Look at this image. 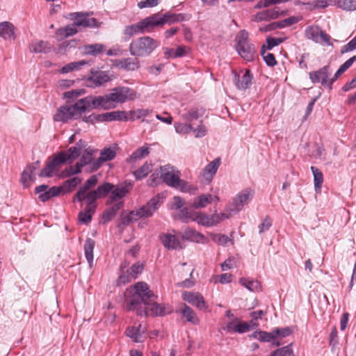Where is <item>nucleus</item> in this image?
I'll list each match as a JSON object with an SVG mask.
<instances>
[{
  "mask_svg": "<svg viewBox=\"0 0 356 356\" xmlns=\"http://www.w3.org/2000/svg\"><path fill=\"white\" fill-rule=\"evenodd\" d=\"M157 296L149 289L145 282H138L134 285V293L126 299L127 309L135 311L139 316H165L172 309L156 302Z\"/></svg>",
  "mask_w": 356,
  "mask_h": 356,
  "instance_id": "obj_1",
  "label": "nucleus"
},
{
  "mask_svg": "<svg viewBox=\"0 0 356 356\" xmlns=\"http://www.w3.org/2000/svg\"><path fill=\"white\" fill-rule=\"evenodd\" d=\"M180 172L170 165H165L161 167L160 178L167 186L179 189L181 192H190L191 186L180 179Z\"/></svg>",
  "mask_w": 356,
  "mask_h": 356,
  "instance_id": "obj_2",
  "label": "nucleus"
},
{
  "mask_svg": "<svg viewBox=\"0 0 356 356\" xmlns=\"http://www.w3.org/2000/svg\"><path fill=\"white\" fill-rule=\"evenodd\" d=\"M85 112H86V108L82 98L77 100L73 104H66L60 106L57 109L53 119L56 122L66 123L69 120L81 118V115Z\"/></svg>",
  "mask_w": 356,
  "mask_h": 356,
  "instance_id": "obj_3",
  "label": "nucleus"
},
{
  "mask_svg": "<svg viewBox=\"0 0 356 356\" xmlns=\"http://www.w3.org/2000/svg\"><path fill=\"white\" fill-rule=\"evenodd\" d=\"M159 46V42L149 36H142L134 40L129 44L131 56L146 57L150 55Z\"/></svg>",
  "mask_w": 356,
  "mask_h": 356,
  "instance_id": "obj_4",
  "label": "nucleus"
},
{
  "mask_svg": "<svg viewBox=\"0 0 356 356\" xmlns=\"http://www.w3.org/2000/svg\"><path fill=\"white\" fill-rule=\"evenodd\" d=\"M236 40V49L238 54L245 60L253 61L257 56V51L254 45L249 41L248 33L245 30L241 31Z\"/></svg>",
  "mask_w": 356,
  "mask_h": 356,
  "instance_id": "obj_5",
  "label": "nucleus"
},
{
  "mask_svg": "<svg viewBox=\"0 0 356 356\" xmlns=\"http://www.w3.org/2000/svg\"><path fill=\"white\" fill-rule=\"evenodd\" d=\"M111 97V95L109 93L103 96H88L83 98L86 111L98 108H102L104 110L115 108L113 99Z\"/></svg>",
  "mask_w": 356,
  "mask_h": 356,
  "instance_id": "obj_6",
  "label": "nucleus"
},
{
  "mask_svg": "<svg viewBox=\"0 0 356 356\" xmlns=\"http://www.w3.org/2000/svg\"><path fill=\"white\" fill-rule=\"evenodd\" d=\"M165 195L163 193H159L151 198L145 205L135 211L138 219L140 218H148L153 215L154 212L159 209L163 202Z\"/></svg>",
  "mask_w": 356,
  "mask_h": 356,
  "instance_id": "obj_7",
  "label": "nucleus"
},
{
  "mask_svg": "<svg viewBox=\"0 0 356 356\" xmlns=\"http://www.w3.org/2000/svg\"><path fill=\"white\" fill-rule=\"evenodd\" d=\"M153 30V26L149 16L136 24L125 26L123 30V34L125 35L126 38L129 40L136 34L149 33Z\"/></svg>",
  "mask_w": 356,
  "mask_h": 356,
  "instance_id": "obj_8",
  "label": "nucleus"
},
{
  "mask_svg": "<svg viewBox=\"0 0 356 356\" xmlns=\"http://www.w3.org/2000/svg\"><path fill=\"white\" fill-rule=\"evenodd\" d=\"M153 29L156 27L163 26L164 24H172L175 22H182L185 19L183 14H175L171 13H166L163 15L156 13L149 16Z\"/></svg>",
  "mask_w": 356,
  "mask_h": 356,
  "instance_id": "obj_9",
  "label": "nucleus"
},
{
  "mask_svg": "<svg viewBox=\"0 0 356 356\" xmlns=\"http://www.w3.org/2000/svg\"><path fill=\"white\" fill-rule=\"evenodd\" d=\"M111 95V98L113 99L115 106L117 104L124 103L127 101L134 100L138 97V95L135 90L124 86L114 88L112 89Z\"/></svg>",
  "mask_w": 356,
  "mask_h": 356,
  "instance_id": "obj_10",
  "label": "nucleus"
},
{
  "mask_svg": "<svg viewBox=\"0 0 356 356\" xmlns=\"http://www.w3.org/2000/svg\"><path fill=\"white\" fill-rule=\"evenodd\" d=\"M92 14V12H76L71 13L72 19H76L75 24L78 26L98 28L102 22H98L95 18L89 17Z\"/></svg>",
  "mask_w": 356,
  "mask_h": 356,
  "instance_id": "obj_11",
  "label": "nucleus"
},
{
  "mask_svg": "<svg viewBox=\"0 0 356 356\" xmlns=\"http://www.w3.org/2000/svg\"><path fill=\"white\" fill-rule=\"evenodd\" d=\"M90 76L88 77L87 82L90 87H99L112 80L113 75L109 71H102L98 70H91Z\"/></svg>",
  "mask_w": 356,
  "mask_h": 356,
  "instance_id": "obj_12",
  "label": "nucleus"
},
{
  "mask_svg": "<svg viewBox=\"0 0 356 356\" xmlns=\"http://www.w3.org/2000/svg\"><path fill=\"white\" fill-rule=\"evenodd\" d=\"M258 324L253 323L251 320L249 323L241 322L240 319L235 318L233 321L228 322L227 325L222 327L227 332H234L239 334L245 333L249 331L252 327L257 326Z\"/></svg>",
  "mask_w": 356,
  "mask_h": 356,
  "instance_id": "obj_13",
  "label": "nucleus"
},
{
  "mask_svg": "<svg viewBox=\"0 0 356 356\" xmlns=\"http://www.w3.org/2000/svg\"><path fill=\"white\" fill-rule=\"evenodd\" d=\"M98 179L97 175H92L88 179H87L83 185L79 188L78 191L74 195L72 201H76L83 203V202H87L88 193L90 190L95 186L97 184Z\"/></svg>",
  "mask_w": 356,
  "mask_h": 356,
  "instance_id": "obj_14",
  "label": "nucleus"
},
{
  "mask_svg": "<svg viewBox=\"0 0 356 356\" xmlns=\"http://www.w3.org/2000/svg\"><path fill=\"white\" fill-rule=\"evenodd\" d=\"M253 191L250 189H245L239 193L233 200L230 206V211L234 213L241 211L245 204L252 198Z\"/></svg>",
  "mask_w": 356,
  "mask_h": 356,
  "instance_id": "obj_15",
  "label": "nucleus"
},
{
  "mask_svg": "<svg viewBox=\"0 0 356 356\" xmlns=\"http://www.w3.org/2000/svg\"><path fill=\"white\" fill-rule=\"evenodd\" d=\"M114 187V184L104 182L99 185L96 190L90 191L88 193L87 202H90V204L96 203L97 199L106 197Z\"/></svg>",
  "mask_w": 356,
  "mask_h": 356,
  "instance_id": "obj_16",
  "label": "nucleus"
},
{
  "mask_svg": "<svg viewBox=\"0 0 356 356\" xmlns=\"http://www.w3.org/2000/svg\"><path fill=\"white\" fill-rule=\"evenodd\" d=\"M35 193L38 195V198L41 202H46L51 197L60 194V188L57 186L49 188L48 185L42 184L35 188Z\"/></svg>",
  "mask_w": 356,
  "mask_h": 356,
  "instance_id": "obj_17",
  "label": "nucleus"
},
{
  "mask_svg": "<svg viewBox=\"0 0 356 356\" xmlns=\"http://www.w3.org/2000/svg\"><path fill=\"white\" fill-rule=\"evenodd\" d=\"M40 167V161H37L31 164L28 165L21 175V183L24 188L29 187L35 180L34 172Z\"/></svg>",
  "mask_w": 356,
  "mask_h": 356,
  "instance_id": "obj_18",
  "label": "nucleus"
},
{
  "mask_svg": "<svg viewBox=\"0 0 356 356\" xmlns=\"http://www.w3.org/2000/svg\"><path fill=\"white\" fill-rule=\"evenodd\" d=\"M132 188V184L130 182H124L118 185L111 191L109 200L107 201L106 204H110L113 202L124 197Z\"/></svg>",
  "mask_w": 356,
  "mask_h": 356,
  "instance_id": "obj_19",
  "label": "nucleus"
},
{
  "mask_svg": "<svg viewBox=\"0 0 356 356\" xmlns=\"http://www.w3.org/2000/svg\"><path fill=\"white\" fill-rule=\"evenodd\" d=\"M309 79L313 83H321L329 89L330 66L325 65L320 70L309 73Z\"/></svg>",
  "mask_w": 356,
  "mask_h": 356,
  "instance_id": "obj_20",
  "label": "nucleus"
},
{
  "mask_svg": "<svg viewBox=\"0 0 356 356\" xmlns=\"http://www.w3.org/2000/svg\"><path fill=\"white\" fill-rule=\"evenodd\" d=\"M126 111H115L97 115L95 120L98 122H111V121H127Z\"/></svg>",
  "mask_w": 356,
  "mask_h": 356,
  "instance_id": "obj_21",
  "label": "nucleus"
},
{
  "mask_svg": "<svg viewBox=\"0 0 356 356\" xmlns=\"http://www.w3.org/2000/svg\"><path fill=\"white\" fill-rule=\"evenodd\" d=\"M182 298L185 301L195 305L200 309L206 307L203 296L200 293L186 291L183 293Z\"/></svg>",
  "mask_w": 356,
  "mask_h": 356,
  "instance_id": "obj_22",
  "label": "nucleus"
},
{
  "mask_svg": "<svg viewBox=\"0 0 356 356\" xmlns=\"http://www.w3.org/2000/svg\"><path fill=\"white\" fill-rule=\"evenodd\" d=\"M234 81L236 86L239 90H245L250 87L252 83V75L249 70H247L244 74L240 79L238 74L233 71Z\"/></svg>",
  "mask_w": 356,
  "mask_h": 356,
  "instance_id": "obj_23",
  "label": "nucleus"
},
{
  "mask_svg": "<svg viewBox=\"0 0 356 356\" xmlns=\"http://www.w3.org/2000/svg\"><path fill=\"white\" fill-rule=\"evenodd\" d=\"M159 238L163 245L168 250L182 248L180 241L177 239L175 235L168 233H163L160 234Z\"/></svg>",
  "mask_w": 356,
  "mask_h": 356,
  "instance_id": "obj_24",
  "label": "nucleus"
},
{
  "mask_svg": "<svg viewBox=\"0 0 356 356\" xmlns=\"http://www.w3.org/2000/svg\"><path fill=\"white\" fill-rule=\"evenodd\" d=\"M87 146V143L85 140L80 139L74 146L70 147L66 151H64L67 154V158L70 159V163L76 159L81 155V152L86 149Z\"/></svg>",
  "mask_w": 356,
  "mask_h": 356,
  "instance_id": "obj_25",
  "label": "nucleus"
},
{
  "mask_svg": "<svg viewBox=\"0 0 356 356\" xmlns=\"http://www.w3.org/2000/svg\"><path fill=\"white\" fill-rule=\"evenodd\" d=\"M115 65L119 68L129 71L136 70L139 69L140 66V61L137 58H127L121 60H116L115 61Z\"/></svg>",
  "mask_w": 356,
  "mask_h": 356,
  "instance_id": "obj_26",
  "label": "nucleus"
},
{
  "mask_svg": "<svg viewBox=\"0 0 356 356\" xmlns=\"http://www.w3.org/2000/svg\"><path fill=\"white\" fill-rule=\"evenodd\" d=\"M218 216H209L204 213L202 212H195L193 214L192 220L194 221H197V223L207 226H213L216 225Z\"/></svg>",
  "mask_w": 356,
  "mask_h": 356,
  "instance_id": "obj_27",
  "label": "nucleus"
},
{
  "mask_svg": "<svg viewBox=\"0 0 356 356\" xmlns=\"http://www.w3.org/2000/svg\"><path fill=\"white\" fill-rule=\"evenodd\" d=\"M86 207L83 211H81L79 213V220L87 225L91 221L92 216L95 211L97 208L96 203H90V202H84Z\"/></svg>",
  "mask_w": 356,
  "mask_h": 356,
  "instance_id": "obj_28",
  "label": "nucleus"
},
{
  "mask_svg": "<svg viewBox=\"0 0 356 356\" xmlns=\"http://www.w3.org/2000/svg\"><path fill=\"white\" fill-rule=\"evenodd\" d=\"M220 164V159L218 158L210 162L203 169L202 177L206 181L210 182L212 180L213 176L216 175L218 170Z\"/></svg>",
  "mask_w": 356,
  "mask_h": 356,
  "instance_id": "obj_29",
  "label": "nucleus"
},
{
  "mask_svg": "<svg viewBox=\"0 0 356 356\" xmlns=\"http://www.w3.org/2000/svg\"><path fill=\"white\" fill-rule=\"evenodd\" d=\"M76 26H78L75 24L74 22L72 24L67 25L57 29L56 31V37L57 40L60 41L66 38L75 35L78 32Z\"/></svg>",
  "mask_w": 356,
  "mask_h": 356,
  "instance_id": "obj_30",
  "label": "nucleus"
},
{
  "mask_svg": "<svg viewBox=\"0 0 356 356\" xmlns=\"http://www.w3.org/2000/svg\"><path fill=\"white\" fill-rule=\"evenodd\" d=\"M15 26L10 22H0V37L4 40H15Z\"/></svg>",
  "mask_w": 356,
  "mask_h": 356,
  "instance_id": "obj_31",
  "label": "nucleus"
},
{
  "mask_svg": "<svg viewBox=\"0 0 356 356\" xmlns=\"http://www.w3.org/2000/svg\"><path fill=\"white\" fill-rule=\"evenodd\" d=\"M280 15V11L277 8L268 9L257 13L254 15V20L257 22L270 21L277 19Z\"/></svg>",
  "mask_w": 356,
  "mask_h": 356,
  "instance_id": "obj_32",
  "label": "nucleus"
},
{
  "mask_svg": "<svg viewBox=\"0 0 356 356\" xmlns=\"http://www.w3.org/2000/svg\"><path fill=\"white\" fill-rule=\"evenodd\" d=\"M115 154V151L111 147L103 149L101 152L100 156L98 158L97 161L93 163L94 168L95 169L99 168L104 162L113 159Z\"/></svg>",
  "mask_w": 356,
  "mask_h": 356,
  "instance_id": "obj_33",
  "label": "nucleus"
},
{
  "mask_svg": "<svg viewBox=\"0 0 356 356\" xmlns=\"http://www.w3.org/2000/svg\"><path fill=\"white\" fill-rule=\"evenodd\" d=\"M183 240L200 241L204 238V236L190 227H186L179 233Z\"/></svg>",
  "mask_w": 356,
  "mask_h": 356,
  "instance_id": "obj_34",
  "label": "nucleus"
},
{
  "mask_svg": "<svg viewBox=\"0 0 356 356\" xmlns=\"http://www.w3.org/2000/svg\"><path fill=\"white\" fill-rule=\"evenodd\" d=\"M145 328L142 329V325L140 324L138 327H130L126 330L127 336L131 338L134 342H142L143 334L145 333Z\"/></svg>",
  "mask_w": 356,
  "mask_h": 356,
  "instance_id": "obj_35",
  "label": "nucleus"
},
{
  "mask_svg": "<svg viewBox=\"0 0 356 356\" xmlns=\"http://www.w3.org/2000/svg\"><path fill=\"white\" fill-rule=\"evenodd\" d=\"M51 46L47 41L40 40L33 43L30 47V51L32 53L47 54L51 51Z\"/></svg>",
  "mask_w": 356,
  "mask_h": 356,
  "instance_id": "obj_36",
  "label": "nucleus"
},
{
  "mask_svg": "<svg viewBox=\"0 0 356 356\" xmlns=\"http://www.w3.org/2000/svg\"><path fill=\"white\" fill-rule=\"evenodd\" d=\"M205 110L202 108H193L190 109L187 113L182 115V118L189 122L190 124L194 120H197L200 117L203 116L204 114Z\"/></svg>",
  "mask_w": 356,
  "mask_h": 356,
  "instance_id": "obj_37",
  "label": "nucleus"
},
{
  "mask_svg": "<svg viewBox=\"0 0 356 356\" xmlns=\"http://www.w3.org/2000/svg\"><path fill=\"white\" fill-rule=\"evenodd\" d=\"M124 206V202L122 201L119 202L116 204H114L111 207L106 209L103 214L102 218L104 221L108 222L113 219V218L116 215L117 212Z\"/></svg>",
  "mask_w": 356,
  "mask_h": 356,
  "instance_id": "obj_38",
  "label": "nucleus"
},
{
  "mask_svg": "<svg viewBox=\"0 0 356 356\" xmlns=\"http://www.w3.org/2000/svg\"><path fill=\"white\" fill-rule=\"evenodd\" d=\"M179 312L182 314L183 316L186 318L187 321L193 324H197L199 320L194 312V311L186 304H184L179 308Z\"/></svg>",
  "mask_w": 356,
  "mask_h": 356,
  "instance_id": "obj_39",
  "label": "nucleus"
},
{
  "mask_svg": "<svg viewBox=\"0 0 356 356\" xmlns=\"http://www.w3.org/2000/svg\"><path fill=\"white\" fill-rule=\"evenodd\" d=\"M95 245V242L93 239L88 238L84 244V253L85 257L90 265L92 266L93 261V250Z\"/></svg>",
  "mask_w": 356,
  "mask_h": 356,
  "instance_id": "obj_40",
  "label": "nucleus"
},
{
  "mask_svg": "<svg viewBox=\"0 0 356 356\" xmlns=\"http://www.w3.org/2000/svg\"><path fill=\"white\" fill-rule=\"evenodd\" d=\"M81 182V179L77 177L69 179L64 181L62 186H58V188H60V193H70L72 192L76 186Z\"/></svg>",
  "mask_w": 356,
  "mask_h": 356,
  "instance_id": "obj_41",
  "label": "nucleus"
},
{
  "mask_svg": "<svg viewBox=\"0 0 356 356\" xmlns=\"http://www.w3.org/2000/svg\"><path fill=\"white\" fill-rule=\"evenodd\" d=\"M213 202V195L211 194H202L198 196L196 201L192 204L195 209H201L205 207L208 204Z\"/></svg>",
  "mask_w": 356,
  "mask_h": 356,
  "instance_id": "obj_42",
  "label": "nucleus"
},
{
  "mask_svg": "<svg viewBox=\"0 0 356 356\" xmlns=\"http://www.w3.org/2000/svg\"><path fill=\"white\" fill-rule=\"evenodd\" d=\"M152 112L149 109H137L136 111H130L129 112H126V118L127 121L128 120H135L136 119H140L143 117H145L148 115Z\"/></svg>",
  "mask_w": 356,
  "mask_h": 356,
  "instance_id": "obj_43",
  "label": "nucleus"
},
{
  "mask_svg": "<svg viewBox=\"0 0 356 356\" xmlns=\"http://www.w3.org/2000/svg\"><path fill=\"white\" fill-rule=\"evenodd\" d=\"M105 49L102 44L95 43L83 46L84 53L92 56H97L101 54Z\"/></svg>",
  "mask_w": 356,
  "mask_h": 356,
  "instance_id": "obj_44",
  "label": "nucleus"
},
{
  "mask_svg": "<svg viewBox=\"0 0 356 356\" xmlns=\"http://www.w3.org/2000/svg\"><path fill=\"white\" fill-rule=\"evenodd\" d=\"M149 154V148L147 147H142L134 152L127 161L128 163L135 162L136 160L144 158Z\"/></svg>",
  "mask_w": 356,
  "mask_h": 356,
  "instance_id": "obj_45",
  "label": "nucleus"
},
{
  "mask_svg": "<svg viewBox=\"0 0 356 356\" xmlns=\"http://www.w3.org/2000/svg\"><path fill=\"white\" fill-rule=\"evenodd\" d=\"M49 160L53 163L54 166L56 168L65 163L67 162L70 163V159L67 158V154L62 151L60 153L54 154L53 158Z\"/></svg>",
  "mask_w": 356,
  "mask_h": 356,
  "instance_id": "obj_46",
  "label": "nucleus"
},
{
  "mask_svg": "<svg viewBox=\"0 0 356 356\" xmlns=\"http://www.w3.org/2000/svg\"><path fill=\"white\" fill-rule=\"evenodd\" d=\"M127 264L124 262L120 266L122 274L118 277L117 280V285H123L127 283L131 282L133 280H135L131 273H129L127 270L126 273L123 272V269L127 268Z\"/></svg>",
  "mask_w": 356,
  "mask_h": 356,
  "instance_id": "obj_47",
  "label": "nucleus"
},
{
  "mask_svg": "<svg viewBox=\"0 0 356 356\" xmlns=\"http://www.w3.org/2000/svg\"><path fill=\"white\" fill-rule=\"evenodd\" d=\"M321 33V29L319 26H309L305 30V35L308 39L312 40L316 42H319V35Z\"/></svg>",
  "mask_w": 356,
  "mask_h": 356,
  "instance_id": "obj_48",
  "label": "nucleus"
},
{
  "mask_svg": "<svg viewBox=\"0 0 356 356\" xmlns=\"http://www.w3.org/2000/svg\"><path fill=\"white\" fill-rule=\"evenodd\" d=\"M336 4L343 10L353 11L356 10V0H335Z\"/></svg>",
  "mask_w": 356,
  "mask_h": 356,
  "instance_id": "obj_49",
  "label": "nucleus"
},
{
  "mask_svg": "<svg viewBox=\"0 0 356 356\" xmlns=\"http://www.w3.org/2000/svg\"><path fill=\"white\" fill-rule=\"evenodd\" d=\"M239 282L250 291H258L260 288V283L257 280L241 278L239 280Z\"/></svg>",
  "mask_w": 356,
  "mask_h": 356,
  "instance_id": "obj_50",
  "label": "nucleus"
},
{
  "mask_svg": "<svg viewBox=\"0 0 356 356\" xmlns=\"http://www.w3.org/2000/svg\"><path fill=\"white\" fill-rule=\"evenodd\" d=\"M311 170L313 173V175H314V186H315V188L316 190V189H320L322 186V184H323V174L321 172V171L314 167V166H312L311 167Z\"/></svg>",
  "mask_w": 356,
  "mask_h": 356,
  "instance_id": "obj_51",
  "label": "nucleus"
},
{
  "mask_svg": "<svg viewBox=\"0 0 356 356\" xmlns=\"http://www.w3.org/2000/svg\"><path fill=\"white\" fill-rule=\"evenodd\" d=\"M152 171L151 165L147 163L142 165L139 169L134 172V175L136 179H142L145 177Z\"/></svg>",
  "mask_w": 356,
  "mask_h": 356,
  "instance_id": "obj_52",
  "label": "nucleus"
},
{
  "mask_svg": "<svg viewBox=\"0 0 356 356\" xmlns=\"http://www.w3.org/2000/svg\"><path fill=\"white\" fill-rule=\"evenodd\" d=\"M261 54L268 66L273 67L277 64L275 56L271 53L266 52V45L264 44L261 49Z\"/></svg>",
  "mask_w": 356,
  "mask_h": 356,
  "instance_id": "obj_53",
  "label": "nucleus"
},
{
  "mask_svg": "<svg viewBox=\"0 0 356 356\" xmlns=\"http://www.w3.org/2000/svg\"><path fill=\"white\" fill-rule=\"evenodd\" d=\"M293 343L276 349L270 353V356H290L293 355V350L291 348Z\"/></svg>",
  "mask_w": 356,
  "mask_h": 356,
  "instance_id": "obj_54",
  "label": "nucleus"
},
{
  "mask_svg": "<svg viewBox=\"0 0 356 356\" xmlns=\"http://www.w3.org/2000/svg\"><path fill=\"white\" fill-rule=\"evenodd\" d=\"M86 64H87V62H86L85 60L70 63L63 67L60 71L61 73H67L74 70H78L81 68V66L85 65Z\"/></svg>",
  "mask_w": 356,
  "mask_h": 356,
  "instance_id": "obj_55",
  "label": "nucleus"
},
{
  "mask_svg": "<svg viewBox=\"0 0 356 356\" xmlns=\"http://www.w3.org/2000/svg\"><path fill=\"white\" fill-rule=\"evenodd\" d=\"M138 220L137 216H136L135 211H131L129 214L124 216L123 214L120 216V222L118 224V227H120L121 225L127 226L129 225L131 222L136 221Z\"/></svg>",
  "mask_w": 356,
  "mask_h": 356,
  "instance_id": "obj_56",
  "label": "nucleus"
},
{
  "mask_svg": "<svg viewBox=\"0 0 356 356\" xmlns=\"http://www.w3.org/2000/svg\"><path fill=\"white\" fill-rule=\"evenodd\" d=\"M174 126H175L176 132H177L179 134H188L191 131H192V130H193V127L192 124H190V123L187 124V123L175 122Z\"/></svg>",
  "mask_w": 356,
  "mask_h": 356,
  "instance_id": "obj_57",
  "label": "nucleus"
},
{
  "mask_svg": "<svg viewBox=\"0 0 356 356\" xmlns=\"http://www.w3.org/2000/svg\"><path fill=\"white\" fill-rule=\"evenodd\" d=\"M55 169L56 168L53 163L48 159L45 167L40 171L39 176L41 177H50L52 176Z\"/></svg>",
  "mask_w": 356,
  "mask_h": 356,
  "instance_id": "obj_58",
  "label": "nucleus"
},
{
  "mask_svg": "<svg viewBox=\"0 0 356 356\" xmlns=\"http://www.w3.org/2000/svg\"><path fill=\"white\" fill-rule=\"evenodd\" d=\"M211 238L215 243L220 245L225 246L228 242H232L233 244L232 240L225 234H215L212 236Z\"/></svg>",
  "mask_w": 356,
  "mask_h": 356,
  "instance_id": "obj_59",
  "label": "nucleus"
},
{
  "mask_svg": "<svg viewBox=\"0 0 356 356\" xmlns=\"http://www.w3.org/2000/svg\"><path fill=\"white\" fill-rule=\"evenodd\" d=\"M273 333L275 337L284 338L291 335L293 333V328L291 327H285L282 328H275L273 330Z\"/></svg>",
  "mask_w": 356,
  "mask_h": 356,
  "instance_id": "obj_60",
  "label": "nucleus"
},
{
  "mask_svg": "<svg viewBox=\"0 0 356 356\" xmlns=\"http://www.w3.org/2000/svg\"><path fill=\"white\" fill-rule=\"evenodd\" d=\"M81 165L79 164V163H76L75 165L70 166L69 168H67L63 172V176L64 177H70L72 175L80 173L81 172Z\"/></svg>",
  "mask_w": 356,
  "mask_h": 356,
  "instance_id": "obj_61",
  "label": "nucleus"
},
{
  "mask_svg": "<svg viewBox=\"0 0 356 356\" xmlns=\"http://www.w3.org/2000/svg\"><path fill=\"white\" fill-rule=\"evenodd\" d=\"M92 160V150L89 149V148L86 147L84 150V154L81 156L80 159L79 164L81 165V167L90 163Z\"/></svg>",
  "mask_w": 356,
  "mask_h": 356,
  "instance_id": "obj_62",
  "label": "nucleus"
},
{
  "mask_svg": "<svg viewBox=\"0 0 356 356\" xmlns=\"http://www.w3.org/2000/svg\"><path fill=\"white\" fill-rule=\"evenodd\" d=\"M285 38H271L268 37L266 38V49L270 50L273 47L279 45L284 41Z\"/></svg>",
  "mask_w": 356,
  "mask_h": 356,
  "instance_id": "obj_63",
  "label": "nucleus"
},
{
  "mask_svg": "<svg viewBox=\"0 0 356 356\" xmlns=\"http://www.w3.org/2000/svg\"><path fill=\"white\" fill-rule=\"evenodd\" d=\"M143 268V264L136 263L134 265H132L129 269L127 270V272L129 273H131L134 279H136L138 275L142 273Z\"/></svg>",
  "mask_w": 356,
  "mask_h": 356,
  "instance_id": "obj_64",
  "label": "nucleus"
}]
</instances>
